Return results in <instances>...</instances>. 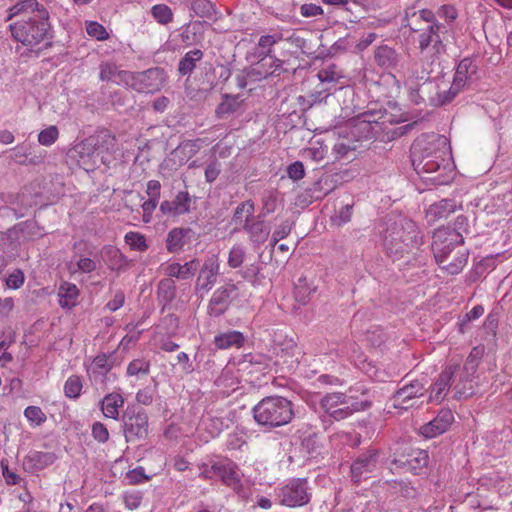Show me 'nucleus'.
Instances as JSON below:
<instances>
[{
    "mask_svg": "<svg viewBox=\"0 0 512 512\" xmlns=\"http://www.w3.org/2000/svg\"><path fill=\"white\" fill-rule=\"evenodd\" d=\"M413 32H420L418 36L419 49L424 52L429 47H432L435 54L445 52L446 35L448 28L440 22H433L423 28H415L409 22L406 24Z\"/></svg>",
    "mask_w": 512,
    "mask_h": 512,
    "instance_id": "obj_8",
    "label": "nucleus"
},
{
    "mask_svg": "<svg viewBox=\"0 0 512 512\" xmlns=\"http://www.w3.org/2000/svg\"><path fill=\"white\" fill-rule=\"evenodd\" d=\"M429 461L428 451L422 449H412L407 454H402L395 458L392 463L396 468L413 475H421L424 473Z\"/></svg>",
    "mask_w": 512,
    "mask_h": 512,
    "instance_id": "obj_13",
    "label": "nucleus"
},
{
    "mask_svg": "<svg viewBox=\"0 0 512 512\" xmlns=\"http://www.w3.org/2000/svg\"><path fill=\"white\" fill-rule=\"evenodd\" d=\"M261 267L258 264H250L246 266L244 269L239 271L241 277L253 285H256L261 282L264 278L261 274Z\"/></svg>",
    "mask_w": 512,
    "mask_h": 512,
    "instance_id": "obj_54",
    "label": "nucleus"
},
{
    "mask_svg": "<svg viewBox=\"0 0 512 512\" xmlns=\"http://www.w3.org/2000/svg\"><path fill=\"white\" fill-rule=\"evenodd\" d=\"M100 78L117 84L126 83L127 73L126 71L119 70L118 67L112 63H105L101 65Z\"/></svg>",
    "mask_w": 512,
    "mask_h": 512,
    "instance_id": "obj_38",
    "label": "nucleus"
},
{
    "mask_svg": "<svg viewBox=\"0 0 512 512\" xmlns=\"http://www.w3.org/2000/svg\"><path fill=\"white\" fill-rule=\"evenodd\" d=\"M82 379L78 375L70 376L64 384V394L71 399H77L82 391Z\"/></svg>",
    "mask_w": 512,
    "mask_h": 512,
    "instance_id": "obj_45",
    "label": "nucleus"
},
{
    "mask_svg": "<svg viewBox=\"0 0 512 512\" xmlns=\"http://www.w3.org/2000/svg\"><path fill=\"white\" fill-rule=\"evenodd\" d=\"M411 161L416 173L432 185H447L455 176L448 139L433 134L427 139L417 140L411 147Z\"/></svg>",
    "mask_w": 512,
    "mask_h": 512,
    "instance_id": "obj_1",
    "label": "nucleus"
},
{
    "mask_svg": "<svg viewBox=\"0 0 512 512\" xmlns=\"http://www.w3.org/2000/svg\"><path fill=\"white\" fill-rule=\"evenodd\" d=\"M158 299L163 306L170 304L176 297V283L171 278L160 280L157 287Z\"/></svg>",
    "mask_w": 512,
    "mask_h": 512,
    "instance_id": "obj_35",
    "label": "nucleus"
},
{
    "mask_svg": "<svg viewBox=\"0 0 512 512\" xmlns=\"http://www.w3.org/2000/svg\"><path fill=\"white\" fill-rule=\"evenodd\" d=\"M59 138V130L55 125H51L38 134V142L43 146L53 145Z\"/></svg>",
    "mask_w": 512,
    "mask_h": 512,
    "instance_id": "obj_51",
    "label": "nucleus"
},
{
    "mask_svg": "<svg viewBox=\"0 0 512 512\" xmlns=\"http://www.w3.org/2000/svg\"><path fill=\"white\" fill-rule=\"evenodd\" d=\"M237 296L238 287L234 283L229 282L217 288L209 300L208 314L212 317L223 315Z\"/></svg>",
    "mask_w": 512,
    "mask_h": 512,
    "instance_id": "obj_12",
    "label": "nucleus"
},
{
    "mask_svg": "<svg viewBox=\"0 0 512 512\" xmlns=\"http://www.w3.org/2000/svg\"><path fill=\"white\" fill-rule=\"evenodd\" d=\"M423 236L417 224L411 219H401L389 226L383 237V245L388 257L393 261L422 244Z\"/></svg>",
    "mask_w": 512,
    "mask_h": 512,
    "instance_id": "obj_3",
    "label": "nucleus"
},
{
    "mask_svg": "<svg viewBox=\"0 0 512 512\" xmlns=\"http://www.w3.org/2000/svg\"><path fill=\"white\" fill-rule=\"evenodd\" d=\"M301 449L310 457L316 458L322 449L320 436L317 433H310L301 440Z\"/></svg>",
    "mask_w": 512,
    "mask_h": 512,
    "instance_id": "obj_40",
    "label": "nucleus"
},
{
    "mask_svg": "<svg viewBox=\"0 0 512 512\" xmlns=\"http://www.w3.org/2000/svg\"><path fill=\"white\" fill-rule=\"evenodd\" d=\"M255 422L272 430L289 424L294 418L293 403L282 396H267L260 400L252 409Z\"/></svg>",
    "mask_w": 512,
    "mask_h": 512,
    "instance_id": "obj_4",
    "label": "nucleus"
},
{
    "mask_svg": "<svg viewBox=\"0 0 512 512\" xmlns=\"http://www.w3.org/2000/svg\"><path fill=\"white\" fill-rule=\"evenodd\" d=\"M275 496L279 504L295 508L308 504L312 493L306 478H293L276 488Z\"/></svg>",
    "mask_w": 512,
    "mask_h": 512,
    "instance_id": "obj_7",
    "label": "nucleus"
},
{
    "mask_svg": "<svg viewBox=\"0 0 512 512\" xmlns=\"http://www.w3.org/2000/svg\"><path fill=\"white\" fill-rule=\"evenodd\" d=\"M459 370L458 363H450L444 371L440 373L437 380L432 386L429 399L433 402H440L444 399L446 391L450 388L454 381L455 374Z\"/></svg>",
    "mask_w": 512,
    "mask_h": 512,
    "instance_id": "obj_18",
    "label": "nucleus"
},
{
    "mask_svg": "<svg viewBox=\"0 0 512 512\" xmlns=\"http://www.w3.org/2000/svg\"><path fill=\"white\" fill-rule=\"evenodd\" d=\"M218 266L213 263H205L200 269L196 286L201 290L209 291L216 282Z\"/></svg>",
    "mask_w": 512,
    "mask_h": 512,
    "instance_id": "obj_32",
    "label": "nucleus"
},
{
    "mask_svg": "<svg viewBox=\"0 0 512 512\" xmlns=\"http://www.w3.org/2000/svg\"><path fill=\"white\" fill-rule=\"evenodd\" d=\"M376 128H378V122L371 120L367 114H362L353 121L351 135L357 140L371 139L377 134Z\"/></svg>",
    "mask_w": 512,
    "mask_h": 512,
    "instance_id": "obj_22",
    "label": "nucleus"
},
{
    "mask_svg": "<svg viewBox=\"0 0 512 512\" xmlns=\"http://www.w3.org/2000/svg\"><path fill=\"white\" fill-rule=\"evenodd\" d=\"M191 232L190 228H173L167 235V250L171 253L179 251L185 245V238Z\"/></svg>",
    "mask_w": 512,
    "mask_h": 512,
    "instance_id": "obj_34",
    "label": "nucleus"
},
{
    "mask_svg": "<svg viewBox=\"0 0 512 512\" xmlns=\"http://www.w3.org/2000/svg\"><path fill=\"white\" fill-rule=\"evenodd\" d=\"M454 420L450 409H442L430 422L422 425L419 433L427 439L435 438L445 433Z\"/></svg>",
    "mask_w": 512,
    "mask_h": 512,
    "instance_id": "obj_17",
    "label": "nucleus"
},
{
    "mask_svg": "<svg viewBox=\"0 0 512 512\" xmlns=\"http://www.w3.org/2000/svg\"><path fill=\"white\" fill-rule=\"evenodd\" d=\"M242 229L248 234L249 240L254 245H261L265 243L270 234V226L264 221V218L252 217L251 219H245Z\"/></svg>",
    "mask_w": 512,
    "mask_h": 512,
    "instance_id": "obj_20",
    "label": "nucleus"
},
{
    "mask_svg": "<svg viewBox=\"0 0 512 512\" xmlns=\"http://www.w3.org/2000/svg\"><path fill=\"white\" fill-rule=\"evenodd\" d=\"M113 367L111 356L106 354L98 355L94 358L91 365L87 369V373L91 380L103 383L106 375Z\"/></svg>",
    "mask_w": 512,
    "mask_h": 512,
    "instance_id": "obj_26",
    "label": "nucleus"
},
{
    "mask_svg": "<svg viewBox=\"0 0 512 512\" xmlns=\"http://www.w3.org/2000/svg\"><path fill=\"white\" fill-rule=\"evenodd\" d=\"M426 389L420 380H413L403 385L391 397L394 408L408 409L412 407V399L422 397Z\"/></svg>",
    "mask_w": 512,
    "mask_h": 512,
    "instance_id": "obj_15",
    "label": "nucleus"
},
{
    "mask_svg": "<svg viewBox=\"0 0 512 512\" xmlns=\"http://www.w3.org/2000/svg\"><path fill=\"white\" fill-rule=\"evenodd\" d=\"M265 66L264 61L260 59L256 66L250 67L246 69V77L250 81H258L261 79L267 78L269 75H272L273 72H269L268 70H263L262 68Z\"/></svg>",
    "mask_w": 512,
    "mask_h": 512,
    "instance_id": "obj_58",
    "label": "nucleus"
},
{
    "mask_svg": "<svg viewBox=\"0 0 512 512\" xmlns=\"http://www.w3.org/2000/svg\"><path fill=\"white\" fill-rule=\"evenodd\" d=\"M201 475L208 479H220L225 485L237 491L241 488L237 465L229 458L215 456L201 465Z\"/></svg>",
    "mask_w": 512,
    "mask_h": 512,
    "instance_id": "obj_6",
    "label": "nucleus"
},
{
    "mask_svg": "<svg viewBox=\"0 0 512 512\" xmlns=\"http://www.w3.org/2000/svg\"><path fill=\"white\" fill-rule=\"evenodd\" d=\"M138 439H144L148 435V416L142 409L133 408V416H130V435Z\"/></svg>",
    "mask_w": 512,
    "mask_h": 512,
    "instance_id": "obj_30",
    "label": "nucleus"
},
{
    "mask_svg": "<svg viewBox=\"0 0 512 512\" xmlns=\"http://www.w3.org/2000/svg\"><path fill=\"white\" fill-rule=\"evenodd\" d=\"M123 405V399L119 394H109L102 401L103 414L112 419H116L119 414V407Z\"/></svg>",
    "mask_w": 512,
    "mask_h": 512,
    "instance_id": "obj_39",
    "label": "nucleus"
},
{
    "mask_svg": "<svg viewBox=\"0 0 512 512\" xmlns=\"http://www.w3.org/2000/svg\"><path fill=\"white\" fill-rule=\"evenodd\" d=\"M368 393L369 391L367 388H365V386L356 385L355 387H350L344 394L346 396H353V398H350V403H353L371 401V399L368 397Z\"/></svg>",
    "mask_w": 512,
    "mask_h": 512,
    "instance_id": "obj_60",
    "label": "nucleus"
},
{
    "mask_svg": "<svg viewBox=\"0 0 512 512\" xmlns=\"http://www.w3.org/2000/svg\"><path fill=\"white\" fill-rule=\"evenodd\" d=\"M458 208H461V205L458 206L454 199H442L429 206L426 211V218L428 222L446 219Z\"/></svg>",
    "mask_w": 512,
    "mask_h": 512,
    "instance_id": "obj_23",
    "label": "nucleus"
},
{
    "mask_svg": "<svg viewBox=\"0 0 512 512\" xmlns=\"http://www.w3.org/2000/svg\"><path fill=\"white\" fill-rule=\"evenodd\" d=\"M477 66L474 64L471 58L462 59L457 67L454 74L453 82L455 87L464 88L466 85L473 81V75L476 74Z\"/></svg>",
    "mask_w": 512,
    "mask_h": 512,
    "instance_id": "obj_27",
    "label": "nucleus"
},
{
    "mask_svg": "<svg viewBox=\"0 0 512 512\" xmlns=\"http://www.w3.org/2000/svg\"><path fill=\"white\" fill-rule=\"evenodd\" d=\"M58 304L64 310H71L79 304L80 290L76 284L63 281L57 289Z\"/></svg>",
    "mask_w": 512,
    "mask_h": 512,
    "instance_id": "obj_21",
    "label": "nucleus"
},
{
    "mask_svg": "<svg viewBox=\"0 0 512 512\" xmlns=\"http://www.w3.org/2000/svg\"><path fill=\"white\" fill-rule=\"evenodd\" d=\"M278 204V193L275 191H266L262 196V208L258 214L259 218H265L275 212Z\"/></svg>",
    "mask_w": 512,
    "mask_h": 512,
    "instance_id": "obj_44",
    "label": "nucleus"
},
{
    "mask_svg": "<svg viewBox=\"0 0 512 512\" xmlns=\"http://www.w3.org/2000/svg\"><path fill=\"white\" fill-rule=\"evenodd\" d=\"M254 202L252 200H246L244 202H241L238 204V206L235 208L233 217H232V224L234 225H243V214L246 213V219H251L254 214Z\"/></svg>",
    "mask_w": 512,
    "mask_h": 512,
    "instance_id": "obj_43",
    "label": "nucleus"
},
{
    "mask_svg": "<svg viewBox=\"0 0 512 512\" xmlns=\"http://www.w3.org/2000/svg\"><path fill=\"white\" fill-rule=\"evenodd\" d=\"M378 463V452L368 450L359 454L351 464V479L354 483H359L371 477L376 470Z\"/></svg>",
    "mask_w": 512,
    "mask_h": 512,
    "instance_id": "obj_14",
    "label": "nucleus"
},
{
    "mask_svg": "<svg viewBox=\"0 0 512 512\" xmlns=\"http://www.w3.org/2000/svg\"><path fill=\"white\" fill-rule=\"evenodd\" d=\"M165 82L163 68L155 67L133 74L130 78V87L141 93H154L159 91Z\"/></svg>",
    "mask_w": 512,
    "mask_h": 512,
    "instance_id": "obj_11",
    "label": "nucleus"
},
{
    "mask_svg": "<svg viewBox=\"0 0 512 512\" xmlns=\"http://www.w3.org/2000/svg\"><path fill=\"white\" fill-rule=\"evenodd\" d=\"M372 405V401H364V402H353L348 404H343L340 407L332 410L326 415H321L320 418L324 424H332L334 421H342L350 416H352L355 412L365 411L369 409Z\"/></svg>",
    "mask_w": 512,
    "mask_h": 512,
    "instance_id": "obj_19",
    "label": "nucleus"
},
{
    "mask_svg": "<svg viewBox=\"0 0 512 512\" xmlns=\"http://www.w3.org/2000/svg\"><path fill=\"white\" fill-rule=\"evenodd\" d=\"M245 256V248L240 244L234 245L229 251L228 265L231 268H239L243 264Z\"/></svg>",
    "mask_w": 512,
    "mask_h": 512,
    "instance_id": "obj_53",
    "label": "nucleus"
},
{
    "mask_svg": "<svg viewBox=\"0 0 512 512\" xmlns=\"http://www.w3.org/2000/svg\"><path fill=\"white\" fill-rule=\"evenodd\" d=\"M287 174L290 179L293 181H298L304 178L305 176V168L304 164L301 161H295L291 163L287 169Z\"/></svg>",
    "mask_w": 512,
    "mask_h": 512,
    "instance_id": "obj_61",
    "label": "nucleus"
},
{
    "mask_svg": "<svg viewBox=\"0 0 512 512\" xmlns=\"http://www.w3.org/2000/svg\"><path fill=\"white\" fill-rule=\"evenodd\" d=\"M151 14L154 19L162 24H168L173 19V12L171 8L165 4H156L151 8Z\"/></svg>",
    "mask_w": 512,
    "mask_h": 512,
    "instance_id": "obj_48",
    "label": "nucleus"
},
{
    "mask_svg": "<svg viewBox=\"0 0 512 512\" xmlns=\"http://www.w3.org/2000/svg\"><path fill=\"white\" fill-rule=\"evenodd\" d=\"M204 57L200 49L188 51L179 61L177 71L180 76H190L196 69L197 63Z\"/></svg>",
    "mask_w": 512,
    "mask_h": 512,
    "instance_id": "obj_29",
    "label": "nucleus"
},
{
    "mask_svg": "<svg viewBox=\"0 0 512 512\" xmlns=\"http://www.w3.org/2000/svg\"><path fill=\"white\" fill-rule=\"evenodd\" d=\"M483 349L480 347H474L466 358L462 368L459 367L458 383H456L455 398L461 399L462 397H468L472 395V387L466 388V383L471 382L477 372L480 360L482 358Z\"/></svg>",
    "mask_w": 512,
    "mask_h": 512,
    "instance_id": "obj_10",
    "label": "nucleus"
},
{
    "mask_svg": "<svg viewBox=\"0 0 512 512\" xmlns=\"http://www.w3.org/2000/svg\"><path fill=\"white\" fill-rule=\"evenodd\" d=\"M332 90H334L332 88V86H320L319 85L314 92L309 94V96H308L309 104L312 106L315 104L322 103L323 101H325L327 99V97L329 95H331Z\"/></svg>",
    "mask_w": 512,
    "mask_h": 512,
    "instance_id": "obj_59",
    "label": "nucleus"
},
{
    "mask_svg": "<svg viewBox=\"0 0 512 512\" xmlns=\"http://www.w3.org/2000/svg\"><path fill=\"white\" fill-rule=\"evenodd\" d=\"M317 76L320 80V86L332 85L334 87L339 82V79L342 78L336 65H330L319 70Z\"/></svg>",
    "mask_w": 512,
    "mask_h": 512,
    "instance_id": "obj_42",
    "label": "nucleus"
},
{
    "mask_svg": "<svg viewBox=\"0 0 512 512\" xmlns=\"http://www.w3.org/2000/svg\"><path fill=\"white\" fill-rule=\"evenodd\" d=\"M192 198L188 191H178L173 200L161 202L159 210L167 217H177L191 212Z\"/></svg>",
    "mask_w": 512,
    "mask_h": 512,
    "instance_id": "obj_16",
    "label": "nucleus"
},
{
    "mask_svg": "<svg viewBox=\"0 0 512 512\" xmlns=\"http://www.w3.org/2000/svg\"><path fill=\"white\" fill-rule=\"evenodd\" d=\"M96 269V263L94 260L90 258H81L78 260L76 265L70 263L68 266V270L70 274H75L78 271L83 273H90Z\"/></svg>",
    "mask_w": 512,
    "mask_h": 512,
    "instance_id": "obj_57",
    "label": "nucleus"
},
{
    "mask_svg": "<svg viewBox=\"0 0 512 512\" xmlns=\"http://www.w3.org/2000/svg\"><path fill=\"white\" fill-rule=\"evenodd\" d=\"M323 13L322 7L314 3H305L300 6V15L304 18L321 16Z\"/></svg>",
    "mask_w": 512,
    "mask_h": 512,
    "instance_id": "obj_62",
    "label": "nucleus"
},
{
    "mask_svg": "<svg viewBox=\"0 0 512 512\" xmlns=\"http://www.w3.org/2000/svg\"><path fill=\"white\" fill-rule=\"evenodd\" d=\"M56 459L54 453L35 451L31 452L27 457L26 461L31 463V466L35 470H42L49 465L53 464Z\"/></svg>",
    "mask_w": 512,
    "mask_h": 512,
    "instance_id": "obj_37",
    "label": "nucleus"
},
{
    "mask_svg": "<svg viewBox=\"0 0 512 512\" xmlns=\"http://www.w3.org/2000/svg\"><path fill=\"white\" fill-rule=\"evenodd\" d=\"M190 9L200 18L211 19L216 14L215 6L210 0H193Z\"/></svg>",
    "mask_w": 512,
    "mask_h": 512,
    "instance_id": "obj_41",
    "label": "nucleus"
},
{
    "mask_svg": "<svg viewBox=\"0 0 512 512\" xmlns=\"http://www.w3.org/2000/svg\"><path fill=\"white\" fill-rule=\"evenodd\" d=\"M244 100L240 94H222L221 102L218 104L215 113L219 119H226L229 116L238 113L243 104Z\"/></svg>",
    "mask_w": 512,
    "mask_h": 512,
    "instance_id": "obj_25",
    "label": "nucleus"
},
{
    "mask_svg": "<svg viewBox=\"0 0 512 512\" xmlns=\"http://www.w3.org/2000/svg\"><path fill=\"white\" fill-rule=\"evenodd\" d=\"M12 38L30 48L43 42L49 32V13L37 0H20L8 10Z\"/></svg>",
    "mask_w": 512,
    "mask_h": 512,
    "instance_id": "obj_2",
    "label": "nucleus"
},
{
    "mask_svg": "<svg viewBox=\"0 0 512 512\" xmlns=\"http://www.w3.org/2000/svg\"><path fill=\"white\" fill-rule=\"evenodd\" d=\"M115 137L101 133L85 138L75 147L78 164L87 172L94 171L100 165H109Z\"/></svg>",
    "mask_w": 512,
    "mask_h": 512,
    "instance_id": "obj_5",
    "label": "nucleus"
},
{
    "mask_svg": "<svg viewBox=\"0 0 512 512\" xmlns=\"http://www.w3.org/2000/svg\"><path fill=\"white\" fill-rule=\"evenodd\" d=\"M375 63L386 70L394 69L401 61V55L388 45H380L374 51Z\"/></svg>",
    "mask_w": 512,
    "mask_h": 512,
    "instance_id": "obj_24",
    "label": "nucleus"
},
{
    "mask_svg": "<svg viewBox=\"0 0 512 512\" xmlns=\"http://www.w3.org/2000/svg\"><path fill=\"white\" fill-rule=\"evenodd\" d=\"M85 28L87 34L98 41H104L109 38V33L105 27L96 21H86Z\"/></svg>",
    "mask_w": 512,
    "mask_h": 512,
    "instance_id": "obj_50",
    "label": "nucleus"
},
{
    "mask_svg": "<svg viewBox=\"0 0 512 512\" xmlns=\"http://www.w3.org/2000/svg\"><path fill=\"white\" fill-rule=\"evenodd\" d=\"M313 290L314 288L308 285L306 277H299L295 283L294 296L298 302L305 304Z\"/></svg>",
    "mask_w": 512,
    "mask_h": 512,
    "instance_id": "obj_47",
    "label": "nucleus"
},
{
    "mask_svg": "<svg viewBox=\"0 0 512 512\" xmlns=\"http://www.w3.org/2000/svg\"><path fill=\"white\" fill-rule=\"evenodd\" d=\"M464 243L461 232L454 230L438 229L433 235L431 249L438 265L449 260L455 246Z\"/></svg>",
    "mask_w": 512,
    "mask_h": 512,
    "instance_id": "obj_9",
    "label": "nucleus"
},
{
    "mask_svg": "<svg viewBox=\"0 0 512 512\" xmlns=\"http://www.w3.org/2000/svg\"><path fill=\"white\" fill-rule=\"evenodd\" d=\"M469 253L468 251H458L451 261H447L439 265L442 270H445L450 275L460 273L467 263Z\"/></svg>",
    "mask_w": 512,
    "mask_h": 512,
    "instance_id": "obj_36",
    "label": "nucleus"
},
{
    "mask_svg": "<svg viewBox=\"0 0 512 512\" xmlns=\"http://www.w3.org/2000/svg\"><path fill=\"white\" fill-rule=\"evenodd\" d=\"M151 477L152 475L145 473V470L142 466L130 469V485H136L148 481L151 479Z\"/></svg>",
    "mask_w": 512,
    "mask_h": 512,
    "instance_id": "obj_63",
    "label": "nucleus"
},
{
    "mask_svg": "<svg viewBox=\"0 0 512 512\" xmlns=\"http://www.w3.org/2000/svg\"><path fill=\"white\" fill-rule=\"evenodd\" d=\"M463 88L461 87H455V83L452 82L451 87L447 91L438 92L437 93V100H432V102L436 106H443L448 103H450L461 91Z\"/></svg>",
    "mask_w": 512,
    "mask_h": 512,
    "instance_id": "obj_56",
    "label": "nucleus"
},
{
    "mask_svg": "<svg viewBox=\"0 0 512 512\" xmlns=\"http://www.w3.org/2000/svg\"><path fill=\"white\" fill-rule=\"evenodd\" d=\"M150 371V361L146 358H134L130 361V376L138 377L148 376Z\"/></svg>",
    "mask_w": 512,
    "mask_h": 512,
    "instance_id": "obj_52",
    "label": "nucleus"
},
{
    "mask_svg": "<svg viewBox=\"0 0 512 512\" xmlns=\"http://www.w3.org/2000/svg\"><path fill=\"white\" fill-rule=\"evenodd\" d=\"M25 274L21 269H14L5 278V287L7 289H20L25 283Z\"/></svg>",
    "mask_w": 512,
    "mask_h": 512,
    "instance_id": "obj_55",
    "label": "nucleus"
},
{
    "mask_svg": "<svg viewBox=\"0 0 512 512\" xmlns=\"http://www.w3.org/2000/svg\"><path fill=\"white\" fill-rule=\"evenodd\" d=\"M283 39L282 33L262 35L258 40L257 55L265 61L267 57L272 58L273 46Z\"/></svg>",
    "mask_w": 512,
    "mask_h": 512,
    "instance_id": "obj_33",
    "label": "nucleus"
},
{
    "mask_svg": "<svg viewBox=\"0 0 512 512\" xmlns=\"http://www.w3.org/2000/svg\"><path fill=\"white\" fill-rule=\"evenodd\" d=\"M246 337L240 331L230 330L219 333L214 337V344L218 349L225 350L231 347L241 348L244 346Z\"/></svg>",
    "mask_w": 512,
    "mask_h": 512,
    "instance_id": "obj_28",
    "label": "nucleus"
},
{
    "mask_svg": "<svg viewBox=\"0 0 512 512\" xmlns=\"http://www.w3.org/2000/svg\"><path fill=\"white\" fill-rule=\"evenodd\" d=\"M350 398H353V396H346L343 392L326 393L319 402L323 411L322 415L328 414L343 404H348V402H351Z\"/></svg>",
    "mask_w": 512,
    "mask_h": 512,
    "instance_id": "obj_31",
    "label": "nucleus"
},
{
    "mask_svg": "<svg viewBox=\"0 0 512 512\" xmlns=\"http://www.w3.org/2000/svg\"><path fill=\"white\" fill-rule=\"evenodd\" d=\"M228 427L227 421L222 417H210L205 422V430L212 438L218 437Z\"/></svg>",
    "mask_w": 512,
    "mask_h": 512,
    "instance_id": "obj_46",
    "label": "nucleus"
},
{
    "mask_svg": "<svg viewBox=\"0 0 512 512\" xmlns=\"http://www.w3.org/2000/svg\"><path fill=\"white\" fill-rule=\"evenodd\" d=\"M24 416L31 426H40L46 422L47 417L38 406H28L24 410Z\"/></svg>",
    "mask_w": 512,
    "mask_h": 512,
    "instance_id": "obj_49",
    "label": "nucleus"
},
{
    "mask_svg": "<svg viewBox=\"0 0 512 512\" xmlns=\"http://www.w3.org/2000/svg\"><path fill=\"white\" fill-rule=\"evenodd\" d=\"M199 269V261L197 259H193L181 265V279L186 280L195 275L197 270Z\"/></svg>",
    "mask_w": 512,
    "mask_h": 512,
    "instance_id": "obj_64",
    "label": "nucleus"
}]
</instances>
